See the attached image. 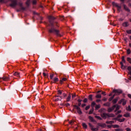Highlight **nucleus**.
<instances>
[{
    "label": "nucleus",
    "instance_id": "nucleus-40",
    "mask_svg": "<svg viewBox=\"0 0 131 131\" xmlns=\"http://www.w3.org/2000/svg\"><path fill=\"white\" fill-rule=\"evenodd\" d=\"M58 95H62V91L61 90L58 91Z\"/></svg>",
    "mask_w": 131,
    "mask_h": 131
},
{
    "label": "nucleus",
    "instance_id": "nucleus-25",
    "mask_svg": "<svg viewBox=\"0 0 131 131\" xmlns=\"http://www.w3.org/2000/svg\"><path fill=\"white\" fill-rule=\"evenodd\" d=\"M128 71H129L128 73L131 75V67H128Z\"/></svg>",
    "mask_w": 131,
    "mask_h": 131
},
{
    "label": "nucleus",
    "instance_id": "nucleus-6",
    "mask_svg": "<svg viewBox=\"0 0 131 131\" xmlns=\"http://www.w3.org/2000/svg\"><path fill=\"white\" fill-rule=\"evenodd\" d=\"M112 4H113V6H115V7H117L118 10H120V8H121L120 6H119L118 4H117V3H115L114 2H113Z\"/></svg>",
    "mask_w": 131,
    "mask_h": 131
},
{
    "label": "nucleus",
    "instance_id": "nucleus-36",
    "mask_svg": "<svg viewBox=\"0 0 131 131\" xmlns=\"http://www.w3.org/2000/svg\"><path fill=\"white\" fill-rule=\"evenodd\" d=\"M113 127H114V128H117L118 127H119V125H113Z\"/></svg>",
    "mask_w": 131,
    "mask_h": 131
},
{
    "label": "nucleus",
    "instance_id": "nucleus-35",
    "mask_svg": "<svg viewBox=\"0 0 131 131\" xmlns=\"http://www.w3.org/2000/svg\"><path fill=\"white\" fill-rule=\"evenodd\" d=\"M127 61H128V62L131 64V58L130 57L127 58Z\"/></svg>",
    "mask_w": 131,
    "mask_h": 131
},
{
    "label": "nucleus",
    "instance_id": "nucleus-5",
    "mask_svg": "<svg viewBox=\"0 0 131 131\" xmlns=\"http://www.w3.org/2000/svg\"><path fill=\"white\" fill-rule=\"evenodd\" d=\"M113 93H117L118 94H121L122 93V91L121 90H114L113 91Z\"/></svg>",
    "mask_w": 131,
    "mask_h": 131
},
{
    "label": "nucleus",
    "instance_id": "nucleus-62",
    "mask_svg": "<svg viewBox=\"0 0 131 131\" xmlns=\"http://www.w3.org/2000/svg\"><path fill=\"white\" fill-rule=\"evenodd\" d=\"M60 106H63L64 105V104L63 103H60Z\"/></svg>",
    "mask_w": 131,
    "mask_h": 131
},
{
    "label": "nucleus",
    "instance_id": "nucleus-1",
    "mask_svg": "<svg viewBox=\"0 0 131 131\" xmlns=\"http://www.w3.org/2000/svg\"><path fill=\"white\" fill-rule=\"evenodd\" d=\"M49 32H50V33H52V32H53L54 33H56V35H60L59 34V31L55 30L54 28H51V29L49 30Z\"/></svg>",
    "mask_w": 131,
    "mask_h": 131
},
{
    "label": "nucleus",
    "instance_id": "nucleus-41",
    "mask_svg": "<svg viewBox=\"0 0 131 131\" xmlns=\"http://www.w3.org/2000/svg\"><path fill=\"white\" fill-rule=\"evenodd\" d=\"M115 131H123V129L120 128V129H116Z\"/></svg>",
    "mask_w": 131,
    "mask_h": 131
},
{
    "label": "nucleus",
    "instance_id": "nucleus-32",
    "mask_svg": "<svg viewBox=\"0 0 131 131\" xmlns=\"http://www.w3.org/2000/svg\"><path fill=\"white\" fill-rule=\"evenodd\" d=\"M94 112V108H92V109H91L90 112H89V114H93Z\"/></svg>",
    "mask_w": 131,
    "mask_h": 131
},
{
    "label": "nucleus",
    "instance_id": "nucleus-50",
    "mask_svg": "<svg viewBox=\"0 0 131 131\" xmlns=\"http://www.w3.org/2000/svg\"><path fill=\"white\" fill-rule=\"evenodd\" d=\"M118 117H119V118H120V117H122V115H119L118 116Z\"/></svg>",
    "mask_w": 131,
    "mask_h": 131
},
{
    "label": "nucleus",
    "instance_id": "nucleus-64",
    "mask_svg": "<svg viewBox=\"0 0 131 131\" xmlns=\"http://www.w3.org/2000/svg\"><path fill=\"white\" fill-rule=\"evenodd\" d=\"M49 18H50V19H53V17H52V16H50V17H49Z\"/></svg>",
    "mask_w": 131,
    "mask_h": 131
},
{
    "label": "nucleus",
    "instance_id": "nucleus-18",
    "mask_svg": "<svg viewBox=\"0 0 131 131\" xmlns=\"http://www.w3.org/2000/svg\"><path fill=\"white\" fill-rule=\"evenodd\" d=\"M123 116H124V117H129L130 116V114L128 113H127L124 114Z\"/></svg>",
    "mask_w": 131,
    "mask_h": 131
},
{
    "label": "nucleus",
    "instance_id": "nucleus-23",
    "mask_svg": "<svg viewBox=\"0 0 131 131\" xmlns=\"http://www.w3.org/2000/svg\"><path fill=\"white\" fill-rule=\"evenodd\" d=\"M89 118L90 120H91V121H92V122H94V118H93V117L89 116Z\"/></svg>",
    "mask_w": 131,
    "mask_h": 131
},
{
    "label": "nucleus",
    "instance_id": "nucleus-2",
    "mask_svg": "<svg viewBox=\"0 0 131 131\" xmlns=\"http://www.w3.org/2000/svg\"><path fill=\"white\" fill-rule=\"evenodd\" d=\"M74 107H75V109H76V110H77V113H78V114H79L80 115H81V114H82V112H81V110H80V108L78 107V106L74 105Z\"/></svg>",
    "mask_w": 131,
    "mask_h": 131
},
{
    "label": "nucleus",
    "instance_id": "nucleus-16",
    "mask_svg": "<svg viewBox=\"0 0 131 131\" xmlns=\"http://www.w3.org/2000/svg\"><path fill=\"white\" fill-rule=\"evenodd\" d=\"M71 100V95H69L67 98V102H69Z\"/></svg>",
    "mask_w": 131,
    "mask_h": 131
},
{
    "label": "nucleus",
    "instance_id": "nucleus-20",
    "mask_svg": "<svg viewBox=\"0 0 131 131\" xmlns=\"http://www.w3.org/2000/svg\"><path fill=\"white\" fill-rule=\"evenodd\" d=\"M106 123H107V124H112L114 123V121H108L106 122Z\"/></svg>",
    "mask_w": 131,
    "mask_h": 131
},
{
    "label": "nucleus",
    "instance_id": "nucleus-55",
    "mask_svg": "<svg viewBox=\"0 0 131 131\" xmlns=\"http://www.w3.org/2000/svg\"><path fill=\"white\" fill-rule=\"evenodd\" d=\"M36 131H42V130L39 128V129H38Z\"/></svg>",
    "mask_w": 131,
    "mask_h": 131
},
{
    "label": "nucleus",
    "instance_id": "nucleus-21",
    "mask_svg": "<svg viewBox=\"0 0 131 131\" xmlns=\"http://www.w3.org/2000/svg\"><path fill=\"white\" fill-rule=\"evenodd\" d=\"M101 107V105L100 104L96 105L95 106V110H98V109H100Z\"/></svg>",
    "mask_w": 131,
    "mask_h": 131
},
{
    "label": "nucleus",
    "instance_id": "nucleus-60",
    "mask_svg": "<svg viewBox=\"0 0 131 131\" xmlns=\"http://www.w3.org/2000/svg\"><path fill=\"white\" fill-rule=\"evenodd\" d=\"M102 95H105V94H106V92H103L102 93Z\"/></svg>",
    "mask_w": 131,
    "mask_h": 131
},
{
    "label": "nucleus",
    "instance_id": "nucleus-47",
    "mask_svg": "<svg viewBox=\"0 0 131 131\" xmlns=\"http://www.w3.org/2000/svg\"><path fill=\"white\" fill-rule=\"evenodd\" d=\"M72 98L73 99H74V98L75 97H76V95H72Z\"/></svg>",
    "mask_w": 131,
    "mask_h": 131
},
{
    "label": "nucleus",
    "instance_id": "nucleus-28",
    "mask_svg": "<svg viewBox=\"0 0 131 131\" xmlns=\"http://www.w3.org/2000/svg\"><path fill=\"white\" fill-rule=\"evenodd\" d=\"M117 101H118V99L116 98V99L113 100V103H114V104H115L116 103H117Z\"/></svg>",
    "mask_w": 131,
    "mask_h": 131
},
{
    "label": "nucleus",
    "instance_id": "nucleus-49",
    "mask_svg": "<svg viewBox=\"0 0 131 131\" xmlns=\"http://www.w3.org/2000/svg\"><path fill=\"white\" fill-rule=\"evenodd\" d=\"M128 97L129 99H131V94H128Z\"/></svg>",
    "mask_w": 131,
    "mask_h": 131
},
{
    "label": "nucleus",
    "instance_id": "nucleus-27",
    "mask_svg": "<svg viewBox=\"0 0 131 131\" xmlns=\"http://www.w3.org/2000/svg\"><path fill=\"white\" fill-rule=\"evenodd\" d=\"M89 99L90 100V101H93V95H89Z\"/></svg>",
    "mask_w": 131,
    "mask_h": 131
},
{
    "label": "nucleus",
    "instance_id": "nucleus-38",
    "mask_svg": "<svg viewBox=\"0 0 131 131\" xmlns=\"http://www.w3.org/2000/svg\"><path fill=\"white\" fill-rule=\"evenodd\" d=\"M131 51H130V49H127V55H129V54H130Z\"/></svg>",
    "mask_w": 131,
    "mask_h": 131
},
{
    "label": "nucleus",
    "instance_id": "nucleus-34",
    "mask_svg": "<svg viewBox=\"0 0 131 131\" xmlns=\"http://www.w3.org/2000/svg\"><path fill=\"white\" fill-rule=\"evenodd\" d=\"M54 76H55V74H51L50 75V78H51V79H54L53 78Z\"/></svg>",
    "mask_w": 131,
    "mask_h": 131
},
{
    "label": "nucleus",
    "instance_id": "nucleus-24",
    "mask_svg": "<svg viewBox=\"0 0 131 131\" xmlns=\"http://www.w3.org/2000/svg\"><path fill=\"white\" fill-rule=\"evenodd\" d=\"M96 98L97 99H101V98H102V96H101L100 94H98L96 96Z\"/></svg>",
    "mask_w": 131,
    "mask_h": 131
},
{
    "label": "nucleus",
    "instance_id": "nucleus-44",
    "mask_svg": "<svg viewBox=\"0 0 131 131\" xmlns=\"http://www.w3.org/2000/svg\"><path fill=\"white\" fill-rule=\"evenodd\" d=\"M62 95H63V98H66V96H67V95H66V93H63Z\"/></svg>",
    "mask_w": 131,
    "mask_h": 131
},
{
    "label": "nucleus",
    "instance_id": "nucleus-4",
    "mask_svg": "<svg viewBox=\"0 0 131 131\" xmlns=\"http://www.w3.org/2000/svg\"><path fill=\"white\" fill-rule=\"evenodd\" d=\"M89 125L90 127H91L92 130H93V131L98 130L99 128H98V127H94V126H93V125H92L91 123H89Z\"/></svg>",
    "mask_w": 131,
    "mask_h": 131
},
{
    "label": "nucleus",
    "instance_id": "nucleus-22",
    "mask_svg": "<svg viewBox=\"0 0 131 131\" xmlns=\"http://www.w3.org/2000/svg\"><path fill=\"white\" fill-rule=\"evenodd\" d=\"M95 106H96V102H95L94 101L92 102L91 103V106L93 108H94V107H95Z\"/></svg>",
    "mask_w": 131,
    "mask_h": 131
},
{
    "label": "nucleus",
    "instance_id": "nucleus-26",
    "mask_svg": "<svg viewBox=\"0 0 131 131\" xmlns=\"http://www.w3.org/2000/svg\"><path fill=\"white\" fill-rule=\"evenodd\" d=\"M104 106H106L107 107H109L110 106V103L107 102L103 104Z\"/></svg>",
    "mask_w": 131,
    "mask_h": 131
},
{
    "label": "nucleus",
    "instance_id": "nucleus-17",
    "mask_svg": "<svg viewBox=\"0 0 131 131\" xmlns=\"http://www.w3.org/2000/svg\"><path fill=\"white\" fill-rule=\"evenodd\" d=\"M52 79L54 83L59 81V79L57 77H55Z\"/></svg>",
    "mask_w": 131,
    "mask_h": 131
},
{
    "label": "nucleus",
    "instance_id": "nucleus-53",
    "mask_svg": "<svg viewBox=\"0 0 131 131\" xmlns=\"http://www.w3.org/2000/svg\"><path fill=\"white\" fill-rule=\"evenodd\" d=\"M122 61V62H121V63H125V59H124Z\"/></svg>",
    "mask_w": 131,
    "mask_h": 131
},
{
    "label": "nucleus",
    "instance_id": "nucleus-46",
    "mask_svg": "<svg viewBox=\"0 0 131 131\" xmlns=\"http://www.w3.org/2000/svg\"><path fill=\"white\" fill-rule=\"evenodd\" d=\"M102 101H104V102H106V101H107V99L106 98H103V99H102Z\"/></svg>",
    "mask_w": 131,
    "mask_h": 131
},
{
    "label": "nucleus",
    "instance_id": "nucleus-14",
    "mask_svg": "<svg viewBox=\"0 0 131 131\" xmlns=\"http://www.w3.org/2000/svg\"><path fill=\"white\" fill-rule=\"evenodd\" d=\"M3 80H5V81H8L9 79H10V78L9 77H3Z\"/></svg>",
    "mask_w": 131,
    "mask_h": 131
},
{
    "label": "nucleus",
    "instance_id": "nucleus-54",
    "mask_svg": "<svg viewBox=\"0 0 131 131\" xmlns=\"http://www.w3.org/2000/svg\"><path fill=\"white\" fill-rule=\"evenodd\" d=\"M123 60H125V59H124V56H122V61H123Z\"/></svg>",
    "mask_w": 131,
    "mask_h": 131
},
{
    "label": "nucleus",
    "instance_id": "nucleus-37",
    "mask_svg": "<svg viewBox=\"0 0 131 131\" xmlns=\"http://www.w3.org/2000/svg\"><path fill=\"white\" fill-rule=\"evenodd\" d=\"M113 99H114V96L111 97V98H110L108 99V101H110V102H111V101H112V100H113Z\"/></svg>",
    "mask_w": 131,
    "mask_h": 131
},
{
    "label": "nucleus",
    "instance_id": "nucleus-9",
    "mask_svg": "<svg viewBox=\"0 0 131 131\" xmlns=\"http://www.w3.org/2000/svg\"><path fill=\"white\" fill-rule=\"evenodd\" d=\"M17 5V2L15 1L13 2L12 3V4H10V6L14 8V7H16V5Z\"/></svg>",
    "mask_w": 131,
    "mask_h": 131
},
{
    "label": "nucleus",
    "instance_id": "nucleus-48",
    "mask_svg": "<svg viewBox=\"0 0 131 131\" xmlns=\"http://www.w3.org/2000/svg\"><path fill=\"white\" fill-rule=\"evenodd\" d=\"M66 106H67V107H68V106H70V104L67 103V104H66Z\"/></svg>",
    "mask_w": 131,
    "mask_h": 131
},
{
    "label": "nucleus",
    "instance_id": "nucleus-59",
    "mask_svg": "<svg viewBox=\"0 0 131 131\" xmlns=\"http://www.w3.org/2000/svg\"><path fill=\"white\" fill-rule=\"evenodd\" d=\"M117 113L118 114L121 113V111H118Z\"/></svg>",
    "mask_w": 131,
    "mask_h": 131
},
{
    "label": "nucleus",
    "instance_id": "nucleus-56",
    "mask_svg": "<svg viewBox=\"0 0 131 131\" xmlns=\"http://www.w3.org/2000/svg\"><path fill=\"white\" fill-rule=\"evenodd\" d=\"M96 102H101V100L97 99V100H96Z\"/></svg>",
    "mask_w": 131,
    "mask_h": 131
},
{
    "label": "nucleus",
    "instance_id": "nucleus-11",
    "mask_svg": "<svg viewBox=\"0 0 131 131\" xmlns=\"http://www.w3.org/2000/svg\"><path fill=\"white\" fill-rule=\"evenodd\" d=\"M114 108H115V106H113L112 108H108V112H112V111H113V110H114Z\"/></svg>",
    "mask_w": 131,
    "mask_h": 131
},
{
    "label": "nucleus",
    "instance_id": "nucleus-51",
    "mask_svg": "<svg viewBox=\"0 0 131 131\" xmlns=\"http://www.w3.org/2000/svg\"><path fill=\"white\" fill-rule=\"evenodd\" d=\"M127 33H131V30L127 31Z\"/></svg>",
    "mask_w": 131,
    "mask_h": 131
},
{
    "label": "nucleus",
    "instance_id": "nucleus-19",
    "mask_svg": "<svg viewBox=\"0 0 131 131\" xmlns=\"http://www.w3.org/2000/svg\"><path fill=\"white\" fill-rule=\"evenodd\" d=\"M124 120H125V118H123L122 119H118V121H119V122H123V121H124Z\"/></svg>",
    "mask_w": 131,
    "mask_h": 131
},
{
    "label": "nucleus",
    "instance_id": "nucleus-15",
    "mask_svg": "<svg viewBox=\"0 0 131 131\" xmlns=\"http://www.w3.org/2000/svg\"><path fill=\"white\" fill-rule=\"evenodd\" d=\"M121 102H122V105L123 106H124V105H125V104H126V100H124V99H121Z\"/></svg>",
    "mask_w": 131,
    "mask_h": 131
},
{
    "label": "nucleus",
    "instance_id": "nucleus-58",
    "mask_svg": "<svg viewBox=\"0 0 131 131\" xmlns=\"http://www.w3.org/2000/svg\"><path fill=\"white\" fill-rule=\"evenodd\" d=\"M81 106L82 107H84V106H85V104H82Z\"/></svg>",
    "mask_w": 131,
    "mask_h": 131
},
{
    "label": "nucleus",
    "instance_id": "nucleus-30",
    "mask_svg": "<svg viewBox=\"0 0 131 131\" xmlns=\"http://www.w3.org/2000/svg\"><path fill=\"white\" fill-rule=\"evenodd\" d=\"M126 110H127V111H131L130 106L129 105L128 107H127L126 108Z\"/></svg>",
    "mask_w": 131,
    "mask_h": 131
},
{
    "label": "nucleus",
    "instance_id": "nucleus-13",
    "mask_svg": "<svg viewBox=\"0 0 131 131\" xmlns=\"http://www.w3.org/2000/svg\"><path fill=\"white\" fill-rule=\"evenodd\" d=\"M121 69L124 70V69H126V66H123V63L121 62Z\"/></svg>",
    "mask_w": 131,
    "mask_h": 131
},
{
    "label": "nucleus",
    "instance_id": "nucleus-7",
    "mask_svg": "<svg viewBox=\"0 0 131 131\" xmlns=\"http://www.w3.org/2000/svg\"><path fill=\"white\" fill-rule=\"evenodd\" d=\"M61 100H62V97L56 96V98L55 99V101L57 102L58 101H61Z\"/></svg>",
    "mask_w": 131,
    "mask_h": 131
},
{
    "label": "nucleus",
    "instance_id": "nucleus-61",
    "mask_svg": "<svg viewBox=\"0 0 131 131\" xmlns=\"http://www.w3.org/2000/svg\"><path fill=\"white\" fill-rule=\"evenodd\" d=\"M73 122V121H71L69 122L70 124H72V123Z\"/></svg>",
    "mask_w": 131,
    "mask_h": 131
},
{
    "label": "nucleus",
    "instance_id": "nucleus-8",
    "mask_svg": "<svg viewBox=\"0 0 131 131\" xmlns=\"http://www.w3.org/2000/svg\"><path fill=\"white\" fill-rule=\"evenodd\" d=\"M13 75L14 76H16V77H20V73H18V72H15L14 74Z\"/></svg>",
    "mask_w": 131,
    "mask_h": 131
},
{
    "label": "nucleus",
    "instance_id": "nucleus-42",
    "mask_svg": "<svg viewBox=\"0 0 131 131\" xmlns=\"http://www.w3.org/2000/svg\"><path fill=\"white\" fill-rule=\"evenodd\" d=\"M83 102H84V103H86V102H88V99L87 98H85L83 100Z\"/></svg>",
    "mask_w": 131,
    "mask_h": 131
},
{
    "label": "nucleus",
    "instance_id": "nucleus-52",
    "mask_svg": "<svg viewBox=\"0 0 131 131\" xmlns=\"http://www.w3.org/2000/svg\"><path fill=\"white\" fill-rule=\"evenodd\" d=\"M82 100H80V99H78V102H79V103H80L81 102H82Z\"/></svg>",
    "mask_w": 131,
    "mask_h": 131
},
{
    "label": "nucleus",
    "instance_id": "nucleus-43",
    "mask_svg": "<svg viewBox=\"0 0 131 131\" xmlns=\"http://www.w3.org/2000/svg\"><path fill=\"white\" fill-rule=\"evenodd\" d=\"M90 108V105H88L87 106H86L85 107V110H89V108Z\"/></svg>",
    "mask_w": 131,
    "mask_h": 131
},
{
    "label": "nucleus",
    "instance_id": "nucleus-45",
    "mask_svg": "<svg viewBox=\"0 0 131 131\" xmlns=\"http://www.w3.org/2000/svg\"><path fill=\"white\" fill-rule=\"evenodd\" d=\"M126 130H127V131H130V128L127 127V128H126Z\"/></svg>",
    "mask_w": 131,
    "mask_h": 131
},
{
    "label": "nucleus",
    "instance_id": "nucleus-3",
    "mask_svg": "<svg viewBox=\"0 0 131 131\" xmlns=\"http://www.w3.org/2000/svg\"><path fill=\"white\" fill-rule=\"evenodd\" d=\"M113 116H114V115H108L107 114H102L101 115V117H102V118H103L104 119H106V118H107L108 117H113Z\"/></svg>",
    "mask_w": 131,
    "mask_h": 131
},
{
    "label": "nucleus",
    "instance_id": "nucleus-29",
    "mask_svg": "<svg viewBox=\"0 0 131 131\" xmlns=\"http://www.w3.org/2000/svg\"><path fill=\"white\" fill-rule=\"evenodd\" d=\"M82 126H83L84 128H87V127H88V125H86V124H85V123H82Z\"/></svg>",
    "mask_w": 131,
    "mask_h": 131
},
{
    "label": "nucleus",
    "instance_id": "nucleus-39",
    "mask_svg": "<svg viewBox=\"0 0 131 131\" xmlns=\"http://www.w3.org/2000/svg\"><path fill=\"white\" fill-rule=\"evenodd\" d=\"M95 118H97V119H99V120H101L102 118L100 116H95Z\"/></svg>",
    "mask_w": 131,
    "mask_h": 131
},
{
    "label": "nucleus",
    "instance_id": "nucleus-12",
    "mask_svg": "<svg viewBox=\"0 0 131 131\" xmlns=\"http://www.w3.org/2000/svg\"><path fill=\"white\" fill-rule=\"evenodd\" d=\"M122 25H123V27H127V26H128V23L126 21V22L123 23Z\"/></svg>",
    "mask_w": 131,
    "mask_h": 131
},
{
    "label": "nucleus",
    "instance_id": "nucleus-57",
    "mask_svg": "<svg viewBox=\"0 0 131 131\" xmlns=\"http://www.w3.org/2000/svg\"><path fill=\"white\" fill-rule=\"evenodd\" d=\"M43 75L44 76H47V74H46V73H43Z\"/></svg>",
    "mask_w": 131,
    "mask_h": 131
},
{
    "label": "nucleus",
    "instance_id": "nucleus-63",
    "mask_svg": "<svg viewBox=\"0 0 131 131\" xmlns=\"http://www.w3.org/2000/svg\"><path fill=\"white\" fill-rule=\"evenodd\" d=\"M111 96H112V94L111 93V94H110L109 96L111 97Z\"/></svg>",
    "mask_w": 131,
    "mask_h": 131
},
{
    "label": "nucleus",
    "instance_id": "nucleus-33",
    "mask_svg": "<svg viewBox=\"0 0 131 131\" xmlns=\"http://www.w3.org/2000/svg\"><path fill=\"white\" fill-rule=\"evenodd\" d=\"M115 107H116V110H119V109H120V106L119 105H116Z\"/></svg>",
    "mask_w": 131,
    "mask_h": 131
},
{
    "label": "nucleus",
    "instance_id": "nucleus-31",
    "mask_svg": "<svg viewBox=\"0 0 131 131\" xmlns=\"http://www.w3.org/2000/svg\"><path fill=\"white\" fill-rule=\"evenodd\" d=\"M124 8L125 10H126V11L129 12V9L125 5H124Z\"/></svg>",
    "mask_w": 131,
    "mask_h": 131
},
{
    "label": "nucleus",
    "instance_id": "nucleus-10",
    "mask_svg": "<svg viewBox=\"0 0 131 131\" xmlns=\"http://www.w3.org/2000/svg\"><path fill=\"white\" fill-rule=\"evenodd\" d=\"M67 80V78H62L61 80H60V83H61V84H62V83H63V81H66Z\"/></svg>",
    "mask_w": 131,
    "mask_h": 131
}]
</instances>
